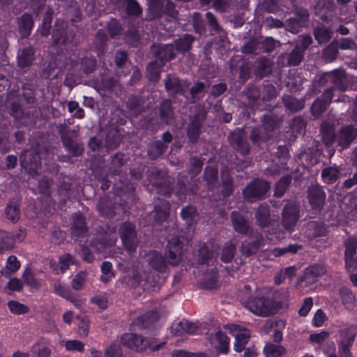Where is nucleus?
Here are the masks:
<instances>
[{
  "mask_svg": "<svg viewBox=\"0 0 357 357\" xmlns=\"http://www.w3.org/2000/svg\"><path fill=\"white\" fill-rule=\"evenodd\" d=\"M70 125V120L64 121L56 126V131L63 147L70 156L79 157L84 153V145L79 137V129H73Z\"/></svg>",
  "mask_w": 357,
  "mask_h": 357,
  "instance_id": "1",
  "label": "nucleus"
},
{
  "mask_svg": "<svg viewBox=\"0 0 357 357\" xmlns=\"http://www.w3.org/2000/svg\"><path fill=\"white\" fill-rule=\"evenodd\" d=\"M96 68V60L93 56H86L79 60L73 61L67 72V79H80L83 74L93 73Z\"/></svg>",
  "mask_w": 357,
  "mask_h": 357,
  "instance_id": "2",
  "label": "nucleus"
},
{
  "mask_svg": "<svg viewBox=\"0 0 357 357\" xmlns=\"http://www.w3.org/2000/svg\"><path fill=\"white\" fill-rule=\"evenodd\" d=\"M119 233L126 250L130 253L135 252L139 243L135 225L130 222H124L120 225Z\"/></svg>",
  "mask_w": 357,
  "mask_h": 357,
  "instance_id": "3",
  "label": "nucleus"
},
{
  "mask_svg": "<svg viewBox=\"0 0 357 357\" xmlns=\"http://www.w3.org/2000/svg\"><path fill=\"white\" fill-rule=\"evenodd\" d=\"M225 328H227L235 338L234 344V350L236 352L242 351L250 338V331L243 326L234 324L226 325Z\"/></svg>",
  "mask_w": 357,
  "mask_h": 357,
  "instance_id": "4",
  "label": "nucleus"
},
{
  "mask_svg": "<svg viewBox=\"0 0 357 357\" xmlns=\"http://www.w3.org/2000/svg\"><path fill=\"white\" fill-rule=\"evenodd\" d=\"M52 37L53 45H65L73 41L75 32L73 30L68 29L66 22L57 20Z\"/></svg>",
  "mask_w": 357,
  "mask_h": 357,
  "instance_id": "5",
  "label": "nucleus"
},
{
  "mask_svg": "<svg viewBox=\"0 0 357 357\" xmlns=\"http://www.w3.org/2000/svg\"><path fill=\"white\" fill-rule=\"evenodd\" d=\"M117 240V235L114 229L108 228L103 234L94 238L91 246L96 250L97 252H102L107 248L114 246Z\"/></svg>",
  "mask_w": 357,
  "mask_h": 357,
  "instance_id": "6",
  "label": "nucleus"
},
{
  "mask_svg": "<svg viewBox=\"0 0 357 357\" xmlns=\"http://www.w3.org/2000/svg\"><path fill=\"white\" fill-rule=\"evenodd\" d=\"M245 306L252 313L265 317L271 312L273 305L271 300L260 297L250 298Z\"/></svg>",
  "mask_w": 357,
  "mask_h": 357,
  "instance_id": "7",
  "label": "nucleus"
},
{
  "mask_svg": "<svg viewBox=\"0 0 357 357\" xmlns=\"http://www.w3.org/2000/svg\"><path fill=\"white\" fill-rule=\"evenodd\" d=\"M270 188L269 184L262 180H256L248 185L243 191L245 199L253 201L262 197Z\"/></svg>",
  "mask_w": 357,
  "mask_h": 357,
  "instance_id": "8",
  "label": "nucleus"
},
{
  "mask_svg": "<svg viewBox=\"0 0 357 357\" xmlns=\"http://www.w3.org/2000/svg\"><path fill=\"white\" fill-rule=\"evenodd\" d=\"M121 344L137 351H142L147 346L148 341L133 333H126L121 338Z\"/></svg>",
  "mask_w": 357,
  "mask_h": 357,
  "instance_id": "9",
  "label": "nucleus"
},
{
  "mask_svg": "<svg viewBox=\"0 0 357 357\" xmlns=\"http://www.w3.org/2000/svg\"><path fill=\"white\" fill-rule=\"evenodd\" d=\"M298 208L295 204L285 206L282 213V224L287 230H291L298 220Z\"/></svg>",
  "mask_w": 357,
  "mask_h": 357,
  "instance_id": "10",
  "label": "nucleus"
},
{
  "mask_svg": "<svg viewBox=\"0 0 357 357\" xmlns=\"http://www.w3.org/2000/svg\"><path fill=\"white\" fill-rule=\"evenodd\" d=\"M70 230L71 235L76 238L84 237L87 234L89 229L86 226L85 218L82 214L74 213L73 215Z\"/></svg>",
  "mask_w": 357,
  "mask_h": 357,
  "instance_id": "11",
  "label": "nucleus"
},
{
  "mask_svg": "<svg viewBox=\"0 0 357 357\" xmlns=\"http://www.w3.org/2000/svg\"><path fill=\"white\" fill-rule=\"evenodd\" d=\"M40 156L35 151H24L20 155V165L24 169H32L37 167Z\"/></svg>",
  "mask_w": 357,
  "mask_h": 357,
  "instance_id": "12",
  "label": "nucleus"
},
{
  "mask_svg": "<svg viewBox=\"0 0 357 357\" xmlns=\"http://www.w3.org/2000/svg\"><path fill=\"white\" fill-rule=\"evenodd\" d=\"M325 197V193L320 187L312 186L309 188L307 198L314 209H319L323 206Z\"/></svg>",
  "mask_w": 357,
  "mask_h": 357,
  "instance_id": "13",
  "label": "nucleus"
},
{
  "mask_svg": "<svg viewBox=\"0 0 357 357\" xmlns=\"http://www.w3.org/2000/svg\"><path fill=\"white\" fill-rule=\"evenodd\" d=\"M17 97L14 92H10L8 96L6 107L9 110V114L16 119H22L24 112L22 105L19 100L14 99Z\"/></svg>",
  "mask_w": 357,
  "mask_h": 357,
  "instance_id": "14",
  "label": "nucleus"
},
{
  "mask_svg": "<svg viewBox=\"0 0 357 357\" xmlns=\"http://www.w3.org/2000/svg\"><path fill=\"white\" fill-rule=\"evenodd\" d=\"M17 20L19 32L22 38H27L30 35L33 26L32 16L30 14L24 13Z\"/></svg>",
  "mask_w": 357,
  "mask_h": 357,
  "instance_id": "15",
  "label": "nucleus"
},
{
  "mask_svg": "<svg viewBox=\"0 0 357 357\" xmlns=\"http://www.w3.org/2000/svg\"><path fill=\"white\" fill-rule=\"evenodd\" d=\"M181 246L178 239L174 238L168 242L167 257L172 264H177L181 259Z\"/></svg>",
  "mask_w": 357,
  "mask_h": 357,
  "instance_id": "16",
  "label": "nucleus"
},
{
  "mask_svg": "<svg viewBox=\"0 0 357 357\" xmlns=\"http://www.w3.org/2000/svg\"><path fill=\"white\" fill-rule=\"evenodd\" d=\"M125 155L121 152L116 153L111 157L108 169L111 174L119 175L125 165Z\"/></svg>",
  "mask_w": 357,
  "mask_h": 357,
  "instance_id": "17",
  "label": "nucleus"
},
{
  "mask_svg": "<svg viewBox=\"0 0 357 357\" xmlns=\"http://www.w3.org/2000/svg\"><path fill=\"white\" fill-rule=\"evenodd\" d=\"M122 140L121 135L116 128L109 129L105 136V146L108 151L118 148Z\"/></svg>",
  "mask_w": 357,
  "mask_h": 357,
  "instance_id": "18",
  "label": "nucleus"
},
{
  "mask_svg": "<svg viewBox=\"0 0 357 357\" xmlns=\"http://www.w3.org/2000/svg\"><path fill=\"white\" fill-rule=\"evenodd\" d=\"M212 344L220 353H227L229 348V339L222 332L218 331L211 340Z\"/></svg>",
  "mask_w": 357,
  "mask_h": 357,
  "instance_id": "19",
  "label": "nucleus"
},
{
  "mask_svg": "<svg viewBox=\"0 0 357 357\" xmlns=\"http://www.w3.org/2000/svg\"><path fill=\"white\" fill-rule=\"evenodd\" d=\"M172 328L174 333L177 335H182L185 333H193L197 329V326L193 323L185 319L174 324Z\"/></svg>",
  "mask_w": 357,
  "mask_h": 357,
  "instance_id": "20",
  "label": "nucleus"
},
{
  "mask_svg": "<svg viewBox=\"0 0 357 357\" xmlns=\"http://www.w3.org/2000/svg\"><path fill=\"white\" fill-rule=\"evenodd\" d=\"M156 321V314L155 311L149 312L141 317H139L133 321V325L139 329L146 328L154 325Z\"/></svg>",
  "mask_w": 357,
  "mask_h": 357,
  "instance_id": "21",
  "label": "nucleus"
},
{
  "mask_svg": "<svg viewBox=\"0 0 357 357\" xmlns=\"http://www.w3.org/2000/svg\"><path fill=\"white\" fill-rule=\"evenodd\" d=\"M343 305L349 310L357 311V299L351 291L347 289H341L340 291Z\"/></svg>",
  "mask_w": 357,
  "mask_h": 357,
  "instance_id": "22",
  "label": "nucleus"
},
{
  "mask_svg": "<svg viewBox=\"0 0 357 357\" xmlns=\"http://www.w3.org/2000/svg\"><path fill=\"white\" fill-rule=\"evenodd\" d=\"M357 135V130L352 127L343 128L340 133L338 143L342 147H347Z\"/></svg>",
  "mask_w": 357,
  "mask_h": 357,
  "instance_id": "23",
  "label": "nucleus"
},
{
  "mask_svg": "<svg viewBox=\"0 0 357 357\" xmlns=\"http://www.w3.org/2000/svg\"><path fill=\"white\" fill-rule=\"evenodd\" d=\"M357 334V326L352 325L344 328L340 332L341 344L344 347H348L351 344Z\"/></svg>",
  "mask_w": 357,
  "mask_h": 357,
  "instance_id": "24",
  "label": "nucleus"
},
{
  "mask_svg": "<svg viewBox=\"0 0 357 357\" xmlns=\"http://www.w3.org/2000/svg\"><path fill=\"white\" fill-rule=\"evenodd\" d=\"M323 96L324 97V100H317L312 105V112L314 116H319L324 112L326 106L331 102L332 98L331 91H326Z\"/></svg>",
  "mask_w": 357,
  "mask_h": 357,
  "instance_id": "25",
  "label": "nucleus"
},
{
  "mask_svg": "<svg viewBox=\"0 0 357 357\" xmlns=\"http://www.w3.org/2000/svg\"><path fill=\"white\" fill-rule=\"evenodd\" d=\"M115 204L106 198L101 199L97 205L100 213L107 218L113 217L115 215Z\"/></svg>",
  "mask_w": 357,
  "mask_h": 357,
  "instance_id": "26",
  "label": "nucleus"
},
{
  "mask_svg": "<svg viewBox=\"0 0 357 357\" xmlns=\"http://www.w3.org/2000/svg\"><path fill=\"white\" fill-rule=\"evenodd\" d=\"M34 60V50L32 47L23 49L17 57L19 66L24 68L29 66Z\"/></svg>",
  "mask_w": 357,
  "mask_h": 357,
  "instance_id": "27",
  "label": "nucleus"
},
{
  "mask_svg": "<svg viewBox=\"0 0 357 357\" xmlns=\"http://www.w3.org/2000/svg\"><path fill=\"white\" fill-rule=\"evenodd\" d=\"M327 229L321 223L310 222L307 224L305 234L309 238L324 236Z\"/></svg>",
  "mask_w": 357,
  "mask_h": 357,
  "instance_id": "28",
  "label": "nucleus"
},
{
  "mask_svg": "<svg viewBox=\"0 0 357 357\" xmlns=\"http://www.w3.org/2000/svg\"><path fill=\"white\" fill-rule=\"evenodd\" d=\"M22 97L25 102L29 105H34L37 103L36 98V89L31 83H24L22 86Z\"/></svg>",
  "mask_w": 357,
  "mask_h": 357,
  "instance_id": "29",
  "label": "nucleus"
},
{
  "mask_svg": "<svg viewBox=\"0 0 357 357\" xmlns=\"http://www.w3.org/2000/svg\"><path fill=\"white\" fill-rule=\"evenodd\" d=\"M266 357H281L286 352L285 349L278 344L267 343L263 349Z\"/></svg>",
  "mask_w": 357,
  "mask_h": 357,
  "instance_id": "30",
  "label": "nucleus"
},
{
  "mask_svg": "<svg viewBox=\"0 0 357 357\" xmlns=\"http://www.w3.org/2000/svg\"><path fill=\"white\" fill-rule=\"evenodd\" d=\"M5 213L8 220L13 222H17L20 218L19 204L16 202H10L6 208Z\"/></svg>",
  "mask_w": 357,
  "mask_h": 357,
  "instance_id": "31",
  "label": "nucleus"
},
{
  "mask_svg": "<svg viewBox=\"0 0 357 357\" xmlns=\"http://www.w3.org/2000/svg\"><path fill=\"white\" fill-rule=\"evenodd\" d=\"M126 107L132 113V115H139L142 110L141 99L135 96H129L126 102Z\"/></svg>",
  "mask_w": 357,
  "mask_h": 357,
  "instance_id": "32",
  "label": "nucleus"
},
{
  "mask_svg": "<svg viewBox=\"0 0 357 357\" xmlns=\"http://www.w3.org/2000/svg\"><path fill=\"white\" fill-rule=\"evenodd\" d=\"M231 220L234 228L240 233H245L248 229L247 221L237 212H233Z\"/></svg>",
  "mask_w": 357,
  "mask_h": 357,
  "instance_id": "33",
  "label": "nucleus"
},
{
  "mask_svg": "<svg viewBox=\"0 0 357 357\" xmlns=\"http://www.w3.org/2000/svg\"><path fill=\"white\" fill-rule=\"evenodd\" d=\"M340 172L336 167H331L323 170L321 176L324 182L334 183L340 176Z\"/></svg>",
  "mask_w": 357,
  "mask_h": 357,
  "instance_id": "34",
  "label": "nucleus"
},
{
  "mask_svg": "<svg viewBox=\"0 0 357 357\" xmlns=\"http://www.w3.org/2000/svg\"><path fill=\"white\" fill-rule=\"evenodd\" d=\"M326 273V268L322 265H314L307 268L305 270V278L307 280H311L324 275Z\"/></svg>",
  "mask_w": 357,
  "mask_h": 357,
  "instance_id": "35",
  "label": "nucleus"
},
{
  "mask_svg": "<svg viewBox=\"0 0 357 357\" xmlns=\"http://www.w3.org/2000/svg\"><path fill=\"white\" fill-rule=\"evenodd\" d=\"M0 244L2 248L11 250L15 245L14 236L10 233L0 229Z\"/></svg>",
  "mask_w": 357,
  "mask_h": 357,
  "instance_id": "36",
  "label": "nucleus"
},
{
  "mask_svg": "<svg viewBox=\"0 0 357 357\" xmlns=\"http://www.w3.org/2000/svg\"><path fill=\"white\" fill-rule=\"evenodd\" d=\"M107 42V36L104 32L98 31L95 36L93 45L98 54H102L104 48Z\"/></svg>",
  "mask_w": 357,
  "mask_h": 357,
  "instance_id": "37",
  "label": "nucleus"
},
{
  "mask_svg": "<svg viewBox=\"0 0 357 357\" xmlns=\"http://www.w3.org/2000/svg\"><path fill=\"white\" fill-rule=\"evenodd\" d=\"M8 307L11 313L17 315L26 314L29 311L28 306L17 301H8Z\"/></svg>",
  "mask_w": 357,
  "mask_h": 357,
  "instance_id": "38",
  "label": "nucleus"
},
{
  "mask_svg": "<svg viewBox=\"0 0 357 357\" xmlns=\"http://www.w3.org/2000/svg\"><path fill=\"white\" fill-rule=\"evenodd\" d=\"M77 319L79 321L78 325V334L82 337H86L88 336L89 331V319L86 316L77 315Z\"/></svg>",
  "mask_w": 357,
  "mask_h": 357,
  "instance_id": "39",
  "label": "nucleus"
},
{
  "mask_svg": "<svg viewBox=\"0 0 357 357\" xmlns=\"http://www.w3.org/2000/svg\"><path fill=\"white\" fill-rule=\"evenodd\" d=\"M331 35L332 31L324 26L318 27L314 31V37L319 43L328 41L331 38Z\"/></svg>",
  "mask_w": 357,
  "mask_h": 357,
  "instance_id": "40",
  "label": "nucleus"
},
{
  "mask_svg": "<svg viewBox=\"0 0 357 357\" xmlns=\"http://www.w3.org/2000/svg\"><path fill=\"white\" fill-rule=\"evenodd\" d=\"M123 6L126 7V13L128 15L138 16L141 13L142 10L139 5L135 0H123Z\"/></svg>",
  "mask_w": 357,
  "mask_h": 357,
  "instance_id": "41",
  "label": "nucleus"
},
{
  "mask_svg": "<svg viewBox=\"0 0 357 357\" xmlns=\"http://www.w3.org/2000/svg\"><path fill=\"white\" fill-rule=\"evenodd\" d=\"M234 252L235 245L231 242L226 243L222 249V261L225 263L230 262L234 257Z\"/></svg>",
  "mask_w": 357,
  "mask_h": 357,
  "instance_id": "42",
  "label": "nucleus"
},
{
  "mask_svg": "<svg viewBox=\"0 0 357 357\" xmlns=\"http://www.w3.org/2000/svg\"><path fill=\"white\" fill-rule=\"evenodd\" d=\"M139 34L135 29L128 30L125 34L126 42L132 47H137L139 43Z\"/></svg>",
  "mask_w": 357,
  "mask_h": 357,
  "instance_id": "43",
  "label": "nucleus"
},
{
  "mask_svg": "<svg viewBox=\"0 0 357 357\" xmlns=\"http://www.w3.org/2000/svg\"><path fill=\"white\" fill-rule=\"evenodd\" d=\"M344 256L355 255L357 250V237H350L344 243Z\"/></svg>",
  "mask_w": 357,
  "mask_h": 357,
  "instance_id": "44",
  "label": "nucleus"
},
{
  "mask_svg": "<svg viewBox=\"0 0 357 357\" xmlns=\"http://www.w3.org/2000/svg\"><path fill=\"white\" fill-rule=\"evenodd\" d=\"M107 31L112 38L119 35L122 31V27L116 19H111L107 23Z\"/></svg>",
  "mask_w": 357,
  "mask_h": 357,
  "instance_id": "45",
  "label": "nucleus"
},
{
  "mask_svg": "<svg viewBox=\"0 0 357 357\" xmlns=\"http://www.w3.org/2000/svg\"><path fill=\"white\" fill-rule=\"evenodd\" d=\"M23 278L24 280V282L31 288L39 289L40 287V284L39 282L35 278L31 270L26 268L23 274Z\"/></svg>",
  "mask_w": 357,
  "mask_h": 357,
  "instance_id": "46",
  "label": "nucleus"
},
{
  "mask_svg": "<svg viewBox=\"0 0 357 357\" xmlns=\"http://www.w3.org/2000/svg\"><path fill=\"white\" fill-rule=\"evenodd\" d=\"M165 88L169 93H176L181 90L180 82L176 77L169 76L165 80Z\"/></svg>",
  "mask_w": 357,
  "mask_h": 357,
  "instance_id": "47",
  "label": "nucleus"
},
{
  "mask_svg": "<svg viewBox=\"0 0 357 357\" xmlns=\"http://www.w3.org/2000/svg\"><path fill=\"white\" fill-rule=\"evenodd\" d=\"M285 106L291 111L295 112L301 109L304 104L302 101L291 97H287L284 99Z\"/></svg>",
  "mask_w": 357,
  "mask_h": 357,
  "instance_id": "48",
  "label": "nucleus"
},
{
  "mask_svg": "<svg viewBox=\"0 0 357 357\" xmlns=\"http://www.w3.org/2000/svg\"><path fill=\"white\" fill-rule=\"evenodd\" d=\"M268 215L269 213L267 206H261L256 213L257 220L261 226L264 227L266 225Z\"/></svg>",
  "mask_w": 357,
  "mask_h": 357,
  "instance_id": "49",
  "label": "nucleus"
},
{
  "mask_svg": "<svg viewBox=\"0 0 357 357\" xmlns=\"http://www.w3.org/2000/svg\"><path fill=\"white\" fill-rule=\"evenodd\" d=\"M73 257L70 254H65L59 257V268L57 271L58 273H63L72 263Z\"/></svg>",
  "mask_w": 357,
  "mask_h": 357,
  "instance_id": "50",
  "label": "nucleus"
},
{
  "mask_svg": "<svg viewBox=\"0 0 357 357\" xmlns=\"http://www.w3.org/2000/svg\"><path fill=\"white\" fill-rule=\"evenodd\" d=\"M192 40V37L190 35L186 34L176 41V47L181 51H187L190 48Z\"/></svg>",
  "mask_w": 357,
  "mask_h": 357,
  "instance_id": "51",
  "label": "nucleus"
},
{
  "mask_svg": "<svg viewBox=\"0 0 357 357\" xmlns=\"http://www.w3.org/2000/svg\"><path fill=\"white\" fill-rule=\"evenodd\" d=\"M291 179L289 176L282 177L275 186V195L281 197L285 192Z\"/></svg>",
  "mask_w": 357,
  "mask_h": 357,
  "instance_id": "52",
  "label": "nucleus"
},
{
  "mask_svg": "<svg viewBox=\"0 0 357 357\" xmlns=\"http://www.w3.org/2000/svg\"><path fill=\"white\" fill-rule=\"evenodd\" d=\"M200 124L198 122L192 123L188 128V135L192 142H195L199 136Z\"/></svg>",
  "mask_w": 357,
  "mask_h": 357,
  "instance_id": "53",
  "label": "nucleus"
},
{
  "mask_svg": "<svg viewBox=\"0 0 357 357\" xmlns=\"http://www.w3.org/2000/svg\"><path fill=\"white\" fill-rule=\"evenodd\" d=\"M85 278L86 275L84 272L77 273L72 281V287L77 291L82 289Z\"/></svg>",
  "mask_w": 357,
  "mask_h": 357,
  "instance_id": "54",
  "label": "nucleus"
},
{
  "mask_svg": "<svg viewBox=\"0 0 357 357\" xmlns=\"http://www.w3.org/2000/svg\"><path fill=\"white\" fill-rule=\"evenodd\" d=\"M66 349L68 351H75L77 350L78 351H84V344L79 340H68L66 342L65 344Z\"/></svg>",
  "mask_w": 357,
  "mask_h": 357,
  "instance_id": "55",
  "label": "nucleus"
},
{
  "mask_svg": "<svg viewBox=\"0 0 357 357\" xmlns=\"http://www.w3.org/2000/svg\"><path fill=\"white\" fill-rule=\"evenodd\" d=\"M128 59V54L126 51L118 50L114 56V63L119 68L122 67Z\"/></svg>",
  "mask_w": 357,
  "mask_h": 357,
  "instance_id": "56",
  "label": "nucleus"
},
{
  "mask_svg": "<svg viewBox=\"0 0 357 357\" xmlns=\"http://www.w3.org/2000/svg\"><path fill=\"white\" fill-rule=\"evenodd\" d=\"M54 291L61 296L62 297L70 299V291L68 287H66L63 285H61L59 282H56L54 284Z\"/></svg>",
  "mask_w": 357,
  "mask_h": 357,
  "instance_id": "57",
  "label": "nucleus"
},
{
  "mask_svg": "<svg viewBox=\"0 0 357 357\" xmlns=\"http://www.w3.org/2000/svg\"><path fill=\"white\" fill-rule=\"evenodd\" d=\"M20 267V263L14 255L8 257L6 263V268L11 272H16Z\"/></svg>",
  "mask_w": 357,
  "mask_h": 357,
  "instance_id": "58",
  "label": "nucleus"
},
{
  "mask_svg": "<svg viewBox=\"0 0 357 357\" xmlns=\"http://www.w3.org/2000/svg\"><path fill=\"white\" fill-rule=\"evenodd\" d=\"M298 248L299 247L296 245H291L289 247L284 248H275L273 250V253L275 257H279L283 255L287 252L295 253L297 252Z\"/></svg>",
  "mask_w": 357,
  "mask_h": 357,
  "instance_id": "59",
  "label": "nucleus"
},
{
  "mask_svg": "<svg viewBox=\"0 0 357 357\" xmlns=\"http://www.w3.org/2000/svg\"><path fill=\"white\" fill-rule=\"evenodd\" d=\"M328 337V333L326 331H321L320 333H312L309 337V340L311 342L320 344Z\"/></svg>",
  "mask_w": 357,
  "mask_h": 357,
  "instance_id": "60",
  "label": "nucleus"
},
{
  "mask_svg": "<svg viewBox=\"0 0 357 357\" xmlns=\"http://www.w3.org/2000/svg\"><path fill=\"white\" fill-rule=\"evenodd\" d=\"M313 305V301L312 298H307L304 300L302 306L301 307L298 313L301 316H306L310 310H311Z\"/></svg>",
  "mask_w": 357,
  "mask_h": 357,
  "instance_id": "61",
  "label": "nucleus"
},
{
  "mask_svg": "<svg viewBox=\"0 0 357 357\" xmlns=\"http://www.w3.org/2000/svg\"><path fill=\"white\" fill-rule=\"evenodd\" d=\"M326 319V314L321 310H318L313 318L312 324L316 327L321 326Z\"/></svg>",
  "mask_w": 357,
  "mask_h": 357,
  "instance_id": "62",
  "label": "nucleus"
},
{
  "mask_svg": "<svg viewBox=\"0 0 357 357\" xmlns=\"http://www.w3.org/2000/svg\"><path fill=\"white\" fill-rule=\"evenodd\" d=\"M345 266L348 271H354L357 270V258L355 255L344 256Z\"/></svg>",
  "mask_w": 357,
  "mask_h": 357,
  "instance_id": "63",
  "label": "nucleus"
},
{
  "mask_svg": "<svg viewBox=\"0 0 357 357\" xmlns=\"http://www.w3.org/2000/svg\"><path fill=\"white\" fill-rule=\"evenodd\" d=\"M119 344L114 342L105 351V357H114L119 354Z\"/></svg>",
  "mask_w": 357,
  "mask_h": 357,
  "instance_id": "64",
  "label": "nucleus"
}]
</instances>
